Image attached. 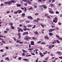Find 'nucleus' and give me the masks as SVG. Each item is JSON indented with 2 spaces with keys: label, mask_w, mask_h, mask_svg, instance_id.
Masks as SVG:
<instances>
[{
  "label": "nucleus",
  "mask_w": 62,
  "mask_h": 62,
  "mask_svg": "<svg viewBox=\"0 0 62 62\" xmlns=\"http://www.w3.org/2000/svg\"><path fill=\"white\" fill-rule=\"evenodd\" d=\"M16 1L14 0H11L5 2H4L5 4H8V5H12V3H15Z\"/></svg>",
  "instance_id": "1"
},
{
  "label": "nucleus",
  "mask_w": 62,
  "mask_h": 62,
  "mask_svg": "<svg viewBox=\"0 0 62 62\" xmlns=\"http://www.w3.org/2000/svg\"><path fill=\"white\" fill-rule=\"evenodd\" d=\"M48 9H50L49 10V11L50 13L51 14H54V12L53 11V10L52 9L50 8H48Z\"/></svg>",
  "instance_id": "2"
},
{
  "label": "nucleus",
  "mask_w": 62,
  "mask_h": 62,
  "mask_svg": "<svg viewBox=\"0 0 62 62\" xmlns=\"http://www.w3.org/2000/svg\"><path fill=\"white\" fill-rule=\"evenodd\" d=\"M25 2H26V3H28V4H31V2L29 0H25Z\"/></svg>",
  "instance_id": "3"
},
{
  "label": "nucleus",
  "mask_w": 62,
  "mask_h": 62,
  "mask_svg": "<svg viewBox=\"0 0 62 62\" xmlns=\"http://www.w3.org/2000/svg\"><path fill=\"white\" fill-rule=\"evenodd\" d=\"M16 43H19V44H23V43L24 42L22 41H20V40H17L16 41Z\"/></svg>",
  "instance_id": "4"
},
{
  "label": "nucleus",
  "mask_w": 62,
  "mask_h": 62,
  "mask_svg": "<svg viewBox=\"0 0 62 62\" xmlns=\"http://www.w3.org/2000/svg\"><path fill=\"white\" fill-rule=\"evenodd\" d=\"M55 45H50V46H49V47L50 49H52V48H53V47H54Z\"/></svg>",
  "instance_id": "5"
},
{
  "label": "nucleus",
  "mask_w": 62,
  "mask_h": 62,
  "mask_svg": "<svg viewBox=\"0 0 62 62\" xmlns=\"http://www.w3.org/2000/svg\"><path fill=\"white\" fill-rule=\"evenodd\" d=\"M25 38L26 39L25 40H28L29 39H31V37H29L28 36H27L25 37Z\"/></svg>",
  "instance_id": "6"
},
{
  "label": "nucleus",
  "mask_w": 62,
  "mask_h": 62,
  "mask_svg": "<svg viewBox=\"0 0 62 62\" xmlns=\"http://www.w3.org/2000/svg\"><path fill=\"white\" fill-rule=\"evenodd\" d=\"M44 38L45 39H46L47 40L48 39H50L49 38V37H48V36L47 35H46L44 36Z\"/></svg>",
  "instance_id": "7"
},
{
  "label": "nucleus",
  "mask_w": 62,
  "mask_h": 62,
  "mask_svg": "<svg viewBox=\"0 0 62 62\" xmlns=\"http://www.w3.org/2000/svg\"><path fill=\"white\" fill-rule=\"evenodd\" d=\"M48 30L49 32H52V31H54V30H55V29H52L49 30Z\"/></svg>",
  "instance_id": "8"
},
{
  "label": "nucleus",
  "mask_w": 62,
  "mask_h": 62,
  "mask_svg": "<svg viewBox=\"0 0 62 62\" xmlns=\"http://www.w3.org/2000/svg\"><path fill=\"white\" fill-rule=\"evenodd\" d=\"M23 35H28V32L25 31L23 33Z\"/></svg>",
  "instance_id": "9"
},
{
  "label": "nucleus",
  "mask_w": 62,
  "mask_h": 62,
  "mask_svg": "<svg viewBox=\"0 0 62 62\" xmlns=\"http://www.w3.org/2000/svg\"><path fill=\"white\" fill-rule=\"evenodd\" d=\"M42 7H43L44 8H45V9H46V8H47V6H46V5L45 4H44L43 5Z\"/></svg>",
  "instance_id": "10"
},
{
  "label": "nucleus",
  "mask_w": 62,
  "mask_h": 62,
  "mask_svg": "<svg viewBox=\"0 0 62 62\" xmlns=\"http://www.w3.org/2000/svg\"><path fill=\"white\" fill-rule=\"evenodd\" d=\"M39 54L41 57H43V56H44V55L43 54H42V53H41V52Z\"/></svg>",
  "instance_id": "11"
},
{
  "label": "nucleus",
  "mask_w": 62,
  "mask_h": 62,
  "mask_svg": "<svg viewBox=\"0 0 62 62\" xmlns=\"http://www.w3.org/2000/svg\"><path fill=\"white\" fill-rule=\"evenodd\" d=\"M31 45H35V44H34V41H31Z\"/></svg>",
  "instance_id": "12"
},
{
  "label": "nucleus",
  "mask_w": 62,
  "mask_h": 62,
  "mask_svg": "<svg viewBox=\"0 0 62 62\" xmlns=\"http://www.w3.org/2000/svg\"><path fill=\"white\" fill-rule=\"evenodd\" d=\"M17 13L18 12V13H21V12H22V11L21 10H19L17 11Z\"/></svg>",
  "instance_id": "13"
},
{
  "label": "nucleus",
  "mask_w": 62,
  "mask_h": 62,
  "mask_svg": "<svg viewBox=\"0 0 62 62\" xmlns=\"http://www.w3.org/2000/svg\"><path fill=\"white\" fill-rule=\"evenodd\" d=\"M50 6L51 7H52V8L54 7V4H53L52 3H51L50 4Z\"/></svg>",
  "instance_id": "14"
},
{
  "label": "nucleus",
  "mask_w": 62,
  "mask_h": 62,
  "mask_svg": "<svg viewBox=\"0 0 62 62\" xmlns=\"http://www.w3.org/2000/svg\"><path fill=\"white\" fill-rule=\"evenodd\" d=\"M49 34L50 36H52L53 35H54V34L51 32L49 33Z\"/></svg>",
  "instance_id": "15"
},
{
  "label": "nucleus",
  "mask_w": 62,
  "mask_h": 62,
  "mask_svg": "<svg viewBox=\"0 0 62 62\" xmlns=\"http://www.w3.org/2000/svg\"><path fill=\"white\" fill-rule=\"evenodd\" d=\"M5 60H8V61H10L9 59V58L8 57H6L5 59Z\"/></svg>",
  "instance_id": "16"
},
{
  "label": "nucleus",
  "mask_w": 62,
  "mask_h": 62,
  "mask_svg": "<svg viewBox=\"0 0 62 62\" xmlns=\"http://www.w3.org/2000/svg\"><path fill=\"white\" fill-rule=\"evenodd\" d=\"M56 40H54V41H52V43L53 44H54L55 43H56Z\"/></svg>",
  "instance_id": "17"
},
{
  "label": "nucleus",
  "mask_w": 62,
  "mask_h": 62,
  "mask_svg": "<svg viewBox=\"0 0 62 62\" xmlns=\"http://www.w3.org/2000/svg\"><path fill=\"white\" fill-rule=\"evenodd\" d=\"M34 33L35 35H38L39 34L38 32H37V31H36V32H34Z\"/></svg>",
  "instance_id": "18"
},
{
  "label": "nucleus",
  "mask_w": 62,
  "mask_h": 62,
  "mask_svg": "<svg viewBox=\"0 0 62 62\" xmlns=\"http://www.w3.org/2000/svg\"><path fill=\"white\" fill-rule=\"evenodd\" d=\"M23 60H25V61H28V60L26 59H23Z\"/></svg>",
  "instance_id": "19"
},
{
  "label": "nucleus",
  "mask_w": 62,
  "mask_h": 62,
  "mask_svg": "<svg viewBox=\"0 0 62 62\" xmlns=\"http://www.w3.org/2000/svg\"><path fill=\"white\" fill-rule=\"evenodd\" d=\"M56 42L57 43H60V41H59V40H58V39H56Z\"/></svg>",
  "instance_id": "20"
},
{
  "label": "nucleus",
  "mask_w": 62,
  "mask_h": 62,
  "mask_svg": "<svg viewBox=\"0 0 62 62\" xmlns=\"http://www.w3.org/2000/svg\"><path fill=\"white\" fill-rule=\"evenodd\" d=\"M29 54L28 53H27L26 54V57H28V56H31V55L30 54L28 55H27V54Z\"/></svg>",
  "instance_id": "21"
},
{
  "label": "nucleus",
  "mask_w": 62,
  "mask_h": 62,
  "mask_svg": "<svg viewBox=\"0 0 62 62\" xmlns=\"http://www.w3.org/2000/svg\"><path fill=\"white\" fill-rule=\"evenodd\" d=\"M16 5H17V7H21V4H20L18 5V4H16Z\"/></svg>",
  "instance_id": "22"
},
{
  "label": "nucleus",
  "mask_w": 62,
  "mask_h": 62,
  "mask_svg": "<svg viewBox=\"0 0 62 62\" xmlns=\"http://www.w3.org/2000/svg\"><path fill=\"white\" fill-rule=\"evenodd\" d=\"M53 22H54V23H56L57 22V21L55 20H53Z\"/></svg>",
  "instance_id": "23"
},
{
  "label": "nucleus",
  "mask_w": 62,
  "mask_h": 62,
  "mask_svg": "<svg viewBox=\"0 0 62 62\" xmlns=\"http://www.w3.org/2000/svg\"><path fill=\"white\" fill-rule=\"evenodd\" d=\"M22 51H23V52H24V53H27V52L26 51H25L23 49H22Z\"/></svg>",
  "instance_id": "24"
},
{
  "label": "nucleus",
  "mask_w": 62,
  "mask_h": 62,
  "mask_svg": "<svg viewBox=\"0 0 62 62\" xmlns=\"http://www.w3.org/2000/svg\"><path fill=\"white\" fill-rule=\"evenodd\" d=\"M9 24L10 25H11V26H12V25H13V23H9Z\"/></svg>",
  "instance_id": "25"
},
{
  "label": "nucleus",
  "mask_w": 62,
  "mask_h": 62,
  "mask_svg": "<svg viewBox=\"0 0 62 62\" xmlns=\"http://www.w3.org/2000/svg\"><path fill=\"white\" fill-rule=\"evenodd\" d=\"M6 55H7V53H5V54L4 55H2V57H4V56H6Z\"/></svg>",
  "instance_id": "26"
},
{
  "label": "nucleus",
  "mask_w": 62,
  "mask_h": 62,
  "mask_svg": "<svg viewBox=\"0 0 62 62\" xmlns=\"http://www.w3.org/2000/svg\"><path fill=\"white\" fill-rule=\"evenodd\" d=\"M21 16H25V13H23L22 14Z\"/></svg>",
  "instance_id": "27"
},
{
  "label": "nucleus",
  "mask_w": 62,
  "mask_h": 62,
  "mask_svg": "<svg viewBox=\"0 0 62 62\" xmlns=\"http://www.w3.org/2000/svg\"><path fill=\"white\" fill-rule=\"evenodd\" d=\"M34 22H37V23H39V21H38L37 20H34Z\"/></svg>",
  "instance_id": "28"
},
{
  "label": "nucleus",
  "mask_w": 62,
  "mask_h": 62,
  "mask_svg": "<svg viewBox=\"0 0 62 62\" xmlns=\"http://www.w3.org/2000/svg\"><path fill=\"white\" fill-rule=\"evenodd\" d=\"M42 31H41V32H42V33L43 34H44V32L43 31H44V30L42 29Z\"/></svg>",
  "instance_id": "29"
},
{
  "label": "nucleus",
  "mask_w": 62,
  "mask_h": 62,
  "mask_svg": "<svg viewBox=\"0 0 62 62\" xmlns=\"http://www.w3.org/2000/svg\"><path fill=\"white\" fill-rule=\"evenodd\" d=\"M21 28H19L18 29V32H20V30H21Z\"/></svg>",
  "instance_id": "30"
},
{
  "label": "nucleus",
  "mask_w": 62,
  "mask_h": 62,
  "mask_svg": "<svg viewBox=\"0 0 62 62\" xmlns=\"http://www.w3.org/2000/svg\"><path fill=\"white\" fill-rule=\"evenodd\" d=\"M2 43H4V44H6V43H5V41H4V40H2Z\"/></svg>",
  "instance_id": "31"
},
{
  "label": "nucleus",
  "mask_w": 62,
  "mask_h": 62,
  "mask_svg": "<svg viewBox=\"0 0 62 62\" xmlns=\"http://www.w3.org/2000/svg\"><path fill=\"white\" fill-rule=\"evenodd\" d=\"M11 26L12 29H14L15 28H14V27L12 26Z\"/></svg>",
  "instance_id": "32"
},
{
  "label": "nucleus",
  "mask_w": 62,
  "mask_h": 62,
  "mask_svg": "<svg viewBox=\"0 0 62 62\" xmlns=\"http://www.w3.org/2000/svg\"><path fill=\"white\" fill-rule=\"evenodd\" d=\"M54 20H55L56 21H58V18L56 17H55L54 18Z\"/></svg>",
  "instance_id": "33"
},
{
  "label": "nucleus",
  "mask_w": 62,
  "mask_h": 62,
  "mask_svg": "<svg viewBox=\"0 0 62 62\" xmlns=\"http://www.w3.org/2000/svg\"><path fill=\"white\" fill-rule=\"evenodd\" d=\"M55 13H56V14H59V12L58 11H56L55 12Z\"/></svg>",
  "instance_id": "34"
},
{
  "label": "nucleus",
  "mask_w": 62,
  "mask_h": 62,
  "mask_svg": "<svg viewBox=\"0 0 62 62\" xmlns=\"http://www.w3.org/2000/svg\"><path fill=\"white\" fill-rule=\"evenodd\" d=\"M20 46V45H19L18 44H17V45H16V47H19Z\"/></svg>",
  "instance_id": "35"
},
{
  "label": "nucleus",
  "mask_w": 62,
  "mask_h": 62,
  "mask_svg": "<svg viewBox=\"0 0 62 62\" xmlns=\"http://www.w3.org/2000/svg\"><path fill=\"white\" fill-rule=\"evenodd\" d=\"M33 9V8L32 7H31V8H30L29 9V10H31V9Z\"/></svg>",
  "instance_id": "36"
},
{
  "label": "nucleus",
  "mask_w": 62,
  "mask_h": 62,
  "mask_svg": "<svg viewBox=\"0 0 62 62\" xmlns=\"http://www.w3.org/2000/svg\"><path fill=\"white\" fill-rule=\"evenodd\" d=\"M49 14L47 13H46L45 15V16H48V15Z\"/></svg>",
  "instance_id": "37"
},
{
  "label": "nucleus",
  "mask_w": 62,
  "mask_h": 62,
  "mask_svg": "<svg viewBox=\"0 0 62 62\" xmlns=\"http://www.w3.org/2000/svg\"><path fill=\"white\" fill-rule=\"evenodd\" d=\"M41 44H44L45 45L46 44L44 42H42V43H41Z\"/></svg>",
  "instance_id": "38"
},
{
  "label": "nucleus",
  "mask_w": 62,
  "mask_h": 62,
  "mask_svg": "<svg viewBox=\"0 0 62 62\" xmlns=\"http://www.w3.org/2000/svg\"><path fill=\"white\" fill-rule=\"evenodd\" d=\"M24 8H25V9L24 10V11L27 10V9H26V7H24Z\"/></svg>",
  "instance_id": "39"
},
{
  "label": "nucleus",
  "mask_w": 62,
  "mask_h": 62,
  "mask_svg": "<svg viewBox=\"0 0 62 62\" xmlns=\"http://www.w3.org/2000/svg\"><path fill=\"white\" fill-rule=\"evenodd\" d=\"M17 13H18V12H17V11H16V12H15V11L14 12V14H17Z\"/></svg>",
  "instance_id": "40"
},
{
  "label": "nucleus",
  "mask_w": 62,
  "mask_h": 62,
  "mask_svg": "<svg viewBox=\"0 0 62 62\" xmlns=\"http://www.w3.org/2000/svg\"><path fill=\"white\" fill-rule=\"evenodd\" d=\"M41 42V41H39L37 43H40Z\"/></svg>",
  "instance_id": "41"
},
{
  "label": "nucleus",
  "mask_w": 62,
  "mask_h": 62,
  "mask_svg": "<svg viewBox=\"0 0 62 62\" xmlns=\"http://www.w3.org/2000/svg\"><path fill=\"white\" fill-rule=\"evenodd\" d=\"M56 37H57V38H58L59 39L60 37L57 36V35H56Z\"/></svg>",
  "instance_id": "42"
},
{
  "label": "nucleus",
  "mask_w": 62,
  "mask_h": 62,
  "mask_svg": "<svg viewBox=\"0 0 62 62\" xmlns=\"http://www.w3.org/2000/svg\"><path fill=\"white\" fill-rule=\"evenodd\" d=\"M6 31H9V29L8 28H7L6 29Z\"/></svg>",
  "instance_id": "43"
},
{
  "label": "nucleus",
  "mask_w": 62,
  "mask_h": 62,
  "mask_svg": "<svg viewBox=\"0 0 62 62\" xmlns=\"http://www.w3.org/2000/svg\"><path fill=\"white\" fill-rule=\"evenodd\" d=\"M13 38L14 39V40L15 41H16V38H15V37H14Z\"/></svg>",
  "instance_id": "44"
},
{
  "label": "nucleus",
  "mask_w": 62,
  "mask_h": 62,
  "mask_svg": "<svg viewBox=\"0 0 62 62\" xmlns=\"http://www.w3.org/2000/svg\"><path fill=\"white\" fill-rule=\"evenodd\" d=\"M59 40H62V38L60 37V38L59 39Z\"/></svg>",
  "instance_id": "45"
},
{
  "label": "nucleus",
  "mask_w": 62,
  "mask_h": 62,
  "mask_svg": "<svg viewBox=\"0 0 62 62\" xmlns=\"http://www.w3.org/2000/svg\"><path fill=\"white\" fill-rule=\"evenodd\" d=\"M18 59L19 60H21L22 59V58H21V57H20L19 58H18Z\"/></svg>",
  "instance_id": "46"
},
{
  "label": "nucleus",
  "mask_w": 62,
  "mask_h": 62,
  "mask_svg": "<svg viewBox=\"0 0 62 62\" xmlns=\"http://www.w3.org/2000/svg\"><path fill=\"white\" fill-rule=\"evenodd\" d=\"M39 14V13H35V15H36V16H37Z\"/></svg>",
  "instance_id": "47"
},
{
  "label": "nucleus",
  "mask_w": 62,
  "mask_h": 62,
  "mask_svg": "<svg viewBox=\"0 0 62 62\" xmlns=\"http://www.w3.org/2000/svg\"><path fill=\"white\" fill-rule=\"evenodd\" d=\"M18 36H20L21 35V33L20 32H18Z\"/></svg>",
  "instance_id": "48"
},
{
  "label": "nucleus",
  "mask_w": 62,
  "mask_h": 62,
  "mask_svg": "<svg viewBox=\"0 0 62 62\" xmlns=\"http://www.w3.org/2000/svg\"><path fill=\"white\" fill-rule=\"evenodd\" d=\"M29 48H30L31 47V44H30L29 45Z\"/></svg>",
  "instance_id": "49"
},
{
  "label": "nucleus",
  "mask_w": 62,
  "mask_h": 62,
  "mask_svg": "<svg viewBox=\"0 0 62 62\" xmlns=\"http://www.w3.org/2000/svg\"><path fill=\"white\" fill-rule=\"evenodd\" d=\"M10 13V11H7V13Z\"/></svg>",
  "instance_id": "50"
},
{
  "label": "nucleus",
  "mask_w": 62,
  "mask_h": 62,
  "mask_svg": "<svg viewBox=\"0 0 62 62\" xmlns=\"http://www.w3.org/2000/svg\"><path fill=\"white\" fill-rule=\"evenodd\" d=\"M52 1V0H49L48 1V2L49 3H50V2H51Z\"/></svg>",
  "instance_id": "51"
},
{
  "label": "nucleus",
  "mask_w": 62,
  "mask_h": 62,
  "mask_svg": "<svg viewBox=\"0 0 62 62\" xmlns=\"http://www.w3.org/2000/svg\"><path fill=\"white\" fill-rule=\"evenodd\" d=\"M22 55L23 56H24V55H25V54H24V53H22Z\"/></svg>",
  "instance_id": "52"
},
{
  "label": "nucleus",
  "mask_w": 62,
  "mask_h": 62,
  "mask_svg": "<svg viewBox=\"0 0 62 62\" xmlns=\"http://www.w3.org/2000/svg\"><path fill=\"white\" fill-rule=\"evenodd\" d=\"M35 27H36V25H34V26L32 27V28H33V29Z\"/></svg>",
  "instance_id": "53"
},
{
  "label": "nucleus",
  "mask_w": 62,
  "mask_h": 62,
  "mask_svg": "<svg viewBox=\"0 0 62 62\" xmlns=\"http://www.w3.org/2000/svg\"><path fill=\"white\" fill-rule=\"evenodd\" d=\"M26 23H30V22L28 21L27 20H26Z\"/></svg>",
  "instance_id": "54"
},
{
  "label": "nucleus",
  "mask_w": 62,
  "mask_h": 62,
  "mask_svg": "<svg viewBox=\"0 0 62 62\" xmlns=\"http://www.w3.org/2000/svg\"><path fill=\"white\" fill-rule=\"evenodd\" d=\"M28 27H32V26L31 25H28Z\"/></svg>",
  "instance_id": "55"
},
{
  "label": "nucleus",
  "mask_w": 62,
  "mask_h": 62,
  "mask_svg": "<svg viewBox=\"0 0 62 62\" xmlns=\"http://www.w3.org/2000/svg\"><path fill=\"white\" fill-rule=\"evenodd\" d=\"M55 1V0H52V3H53V2H54Z\"/></svg>",
  "instance_id": "56"
},
{
  "label": "nucleus",
  "mask_w": 62,
  "mask_h": 62,
  "mask_svg": "<svg viewBox=\"0 0 62 62\" xmlns=\"http://www.w3.org/2000/svg\"><path fill=\"white\" fill-rule=\"evenodd\" d=\"M20 31L21 32H23V29H22L21 28V29H20Z\"/></svg>",
  "instance_id": "57"
},
{
  "label": "nucleus",
  "mask_w": 62,
  "mask_h": 62,
  "mask_svg": "<svg viewBox=\"0 0 62 62\" xmlns=\"http://www.w3.org/2000/svg\"><path fill=\"white\" fill-rule=\"evenodd\" d=\"M61 5V4L60 3H59L58 4V6H60Z\"/></svg>",
  "instance_id": "58"
},
{
  "label": "nucleus",
  "mask_w": 62,
  "mask_h": 62,
  "mask_svg": "<svg viewBox=\"0 0 62 62\" xmlns=\"http://www.w3.org/2000/svg\"><path fill=\"white\" fill-rule=\"evenodd\" d=\"M30 19L31 20H33V18L32 17V16H31L30 17Z\"/></svg>",
  "instance_id": "59"
},
{
  "label": "nucleus",
  "mask_w": 62,
  "mask_h": 62,
  "mask_svg": "<svg viewBox=\"0 0 62 62\" xmlns=\"http://www.w3.org/2000/svg\"><path fill=\"white\" fill-rule=\"evenodd\" d=\"M47 17L48 18H49V19H50V16H47Z\"/></svg>",
  "instance_id": "60"
},
{
  "label": "nucleus",
  "mask_w": 62,
  "mask_h": 62,
  "mask_svg": "<svg viewBox=\"0 0 62 62\" xmlns=\"http://www.w3.org/2000/svg\"><path fill=\"white\" fill-rule=\"evenodd\" d=\"M23 30L24 31H26V29L24 28V29H23Z\"/></svg>",
  "instance_id": "61"
},
{
  "label": "nucleus",
  "mask_w": 62,
  "mask_h": 62,
  "mask_svg": "<svg viewBox=\"0 0 62 62\" xmlns=\"http://www.w3.org/2000/svg\"><path fill=\"white\" fill-rule=\"evenodd\" d=\"M51 23H52V24H53V25H54V23H53V22H51Z\"/></svg>",
  "instance_id": "62"
},
{
  "label": "nucleus",
  "mask_w": 62,
  "mask_h": 62,
  "mask_svg": "<svg viewBox=\"0 0 62 62\" xmlns=\"http://www.w3.org/2000/svg\"><path fill=\"white\" fill-rule=\"evenodd\" d=\"M4 33H8V31H4Z\"/></svg>",
  "instance_id": "63"
},
{
  "label": "nucleus",
  "mask_w": 62,
  "mask_h": 62,
  "mask_svg": "<svg viewBox=\"0 0 62 62\" xmlns=\"http://www.w3.org/2000/svg\"><path fill=\"white\" fill-rule=\"evenodd\" d=\"M59 58L60 59H62V57H59Z\"/></svg>",
  "instance_id": "64"
}]
</instances>
